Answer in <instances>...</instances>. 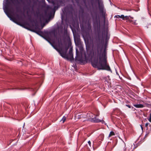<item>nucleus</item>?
<instances>
[{
	"instance_id": "12",
	"label": "nucleus",
	"mask_w": 151,
	"mask_h": 151,
	"mask_svg": "<svg viewBox=\"0 0 151 151\" xmlns=\"http://www.w3.org/2000/svg\"><path fill=\"white\" fill-rule=\"evenodd\" d=\"M148 125V123H146V124H145V126H146V127H147V126Z\"/></svg>"
},
{
	"instance_id": "2",
	"label": "nucleus",
	"mask_w": 151,
	"mask_h": 151,
	"mask_svg": "<svg viewBox=\"0 0 151 151\" xmlns=\"http://www.w3.org/2000/svg\"><path fill=\"white\" fill-rule=\"evenodd\" d=\"M55 48L59 53L61 56L63 58L70 60L73 59V54L71 49L70 50L69 54L67 55L66 52L68 49V47H66L65 49H61V50H59Z\"/></svg>"
},
{
	"instance_id": "7",
	"label": "nucleus",
	"mask_w": 151,
	"mask_h": 151,
	"mask_svg": "<svg viewBox=\"0 0 151 151\" xmlns=\"http://www.w3.org/2000/svg\"><path fill=\"white\" fill-rule=\"evenodd\" d=\"M114 135V133L113 132L111 131L110 132V134H109V137H110L111 136Z\"/></svg>"
},
{
	"instance_id": "4",
	"label": "nucleus",
	"mask_w": 151,
	"mask_h": 151,
	"mask_svg": "<svg viewBox=\"0 0 151 151\" xmlns=\"http://www.w3.org/2000/svg\"><path fill=\"white\" fill-rule=\"evenodd\" d=\"M115 17L119 18H122L123 20H127L129 22L131 21V19H133V17H131L130 16H124L123 15H122L121 16L120 15H116Z\"/></svg>"
},
{
	"instance_id": "1",
	"label": "nucleus",
	"mask_w": 151,
	"mask_h": 151,
	"mask_svg": "<svg viewBox=\"0 0 151 151\" xmlns=\"http://www.w3.org/2000/svg\"><path fill=\"white\" fill-rule=\"evenodd\" d=\"M106 58V54L104 53L100 56L99 62L95 60L92 62V65L93 67L99 69L105 70L111 72V69L107 63Z\"/></svg>"
},
{
	"instance_id": "13",
	"label": "nucleus",
	"mask_w": 151,
	"mask_h": 151,
	"mask_svg": "<svg viewBox=\"0 0 151 151\" xmlns=\"http://www.w3.org/2000/svg\"><path fill=\"white\" fill-rule=\"evenodd\" d=\"M141 127L142 129V130L143 129V127H142V126H141Z\"/></svg>"
},
{
	"instance_id": "6",
	"label": "nucleus",
	"mask_w": 151,
	"mask_h": 151,
	"mask_svg": "<svg viewBox=\"0 0 151 151\" xmlns=\"http://www.w3.org/2000/svg\"><path fill=\"white\" fill-rule=\"evenodd\" d=\"M130 22H132V24L135 25H136L137 24L136 20H131V21Z\"/></svg>"
},
{
	"instance_id": "11",
	"label": "nucleus",
	"mask_w": 151,
	"mask_h": 151,
	"mask_svg": "<svg viewBox=\"0 0 151 151\" xmlns=\"http://www.w3.org/2000/svg\"><path fill=\"white\" fill-rule=\"evenodd\" d=\"M126 106L128 107L129 108H131V106H129V105H126Z\"/></svg>"
},
{
	"instance_id": "8",
	"label": "nucleus",
	"mask_w": 151,
	"mask_h": 151,
	"mask_svg": "<svg viewBox=\"0 0 151 151\" xmlns=\"http://www.w3.org/2000/svg\"><path fill=\"white\" fill-rule=\"evenodd\" d=\"M66 119V117L65 116H64L61 120V121H62L63 123H64Z\"/></svg>"
},
{
	"instance_id": "5",
	"label": "nucleus",
	"mask_w": 151,
	"mask_h": 151,
	"mask_svg": "<svg viewBox=\"0 0 151 151\" xmlns=\"http://www.w3.org/2000/svg\"><path fill=\"white\" fill-rule=\"evenodd\" d=\"M134 106L137 108H142L144 107V105L142 104H134L133 105Z\"/></svg>"
},
{
	"instance_id": "9",
	"label": "nucleus",
	"mask_w": 151,
	"mask_h": 151,
	"mask_svg": "<svg viewBox=\"0 0 151 151\" xmlns=\"http://www.w3.org/2000/svg\"><path fill=\"white\" fill-rule=\"evenodd\" d=\"M148 120L150 122H151V113L150 114V117L148 119Z\"/></svg>"
},
{
	"instance_id": "10",
	"label": "nucleus",
	"mask_w": 151,
	"mask_h": 151,
	"mask_svg": "<svg viewBox=\"0 0 151 151\" xmlns=\"http://www.w3.org/2000/svg\"><path fill=\"white\" fill-rule=\"evenodd\" d=\"M88 144H89V145L91 146V142L90 141H89L88 142Z\"/></svg>"
},
{
	"instance_id": "3",
	"label": "nucleus",
	"mask_w": 151,
	"mask_h": 151,
	"mask_svg": "<svg viewBox=\"0 0 151 151\" xmlns=\"http://www.w3.org/2000/svg\"><path fill=\"white\" fill-rule=\"evenodd\" d=\"M96 116L94 115L93 113H91L87 114V118L90 121L96 122H103V120H99L96 119Z\"/></svg>"
}]
</instances>
